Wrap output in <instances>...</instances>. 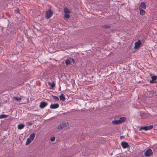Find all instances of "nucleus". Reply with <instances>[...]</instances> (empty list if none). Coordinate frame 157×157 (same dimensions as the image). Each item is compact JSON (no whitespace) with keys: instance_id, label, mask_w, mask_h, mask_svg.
Returning a JSON list of instances; mask_svg holds the SVG:
<instances>
[{"instance_id":"nucleus-1","label":"nucleus","mask_w":157,"mask_h":157,"mask_svg":"<svg viewBox=\"0 0 157 157\" xmlns=\"http://www.w3.org/2000/svg\"><path fill=\"white\" fill-rule=\"evenodd\" d=\"M53 12L50 10H48L46 12L45 16L47 18H50L52 15Z\"/></svg>"},{"instance_id":"nucleus-2","label":"nucleus","mask_w":157,"mask_h":157,"mask_svg":"<svg viewBox=\"0 0 157 157\" xmlns=\"http://www.w3.org/2000/svg\"><path fill=\"white\" fill-rule=\"evenodd\" d=\"M153 125H151L148 126H145L144 127H141L140 128L139 130H144L145 131L151 130L153 128Z\"/></svg>"},{"instance_id":"nucleus-3","label":"nucleus","mask_w":157,"mask_h":157,"mask_svg":"<svg viewBox=\"0 0 157 157\" xmlns=\"http://www.w3.org/2000/svg\"><path fill=\"white\" fill-rule=\"evenodd\" d=\"M153 154V152L150 148L147 150L145 152L144 155L145 156L149 157L151 156Z\"/></svg>"},{"instance_id":"nucleus-4","label":"nucleus","mask_w":157,"mask_h":157,"mask_svg":"<svg viewBox=\"0 0 157 157\" xmlns=\"http://www.w3.org/2000/svg\"><path fill=\"white\" fill-rule=\"evenodd\" d=\"M48 103L44 101H42L40 104V107L41 109H43L47 105Z\"/></svg>"},{"instance_id":"nucleus-5","label":"nucleus","mask_w":157,"mask_h":157,"mask_svg":"<svg viewBox=\"0 0 157 157\" xmlns=\"http://www.w3.org/2000/svg\"><path fill=\"white\" fill-rule=\"evenodd\" d=\"M121 145L123 148H126L129 147L128 143L126 142H122Z\"/></svg>"},{"instance_id":"nucleus-6","label":"nucleus","mask_w":157,"mask_h":157,"mask_svg":"<svg viewBox=\"0 0 157 157\" xmlns=\"http://www.w3.org/2000/svg\"><path fill=\"white\" fill-rule=\"evenodd\" d=\"M141 44V42L140 40H138L137 42H136L135 43V48L136 49L139 48L140 45Z\"/></svg>"},{"instance_id":"nucleus-7","label":"nucleus","mask_w":157,"mask_h":157,"mask_svg":"<svg viewBox=\"0 0 157 157\" xmlns=\"http://www.w3.org/2000/svg\"><path fill=\"white\" fill-rule=\"evenodd\" d=\"M155 93V91L154 90H151L148 91L147 92V95L149 97H151L153 96L154 94Z\"/></svg>"},{"instance_id":"nucleus-8","label":"nucleus","mask_w":157,"mask_h":157,"mask_svg":"<svg viewBox=\"0 0 157 157\" xmlns=\"http://www.w3.org/2000/svg\"><path fill=\"white\" fill-rule=\"evenodd\" d=\"M59 107V105L58 103L51 104L50 106V108L51 109H56Z\"/></svg>"},{"instance_id":"nucleus-9","label":"nucleus","mask_w":157,"mask_h":157,"mask_svg":"<svg viewBox=\"0 0 157 157\" xmlns=\"http://www.w3.org/2000/svg\"><path fill=\"white\" fill-rule=\"evenodd\" d=\"M65 62L66 65H70L71 64H72L71 63V58H69L65 60Z\"/></svg>"},{"instance_id":"nucleus-10","label":"nucleus","mask_w":157,"mask_h":157,"mask_svg":"<svg viewBox=\"0 0 157 157\" xmlns=\"http://www.w3.org/2000/svg\"><path fill=\"white\" fill-rule=\"evenodd\" d=\"M62 124L64 129H66L67 128L69 125L68 123L67 122H63L62 123Z\"/></svg>"},{"instance_id":"nucleus-11","label":"nucleus","mask_w":157,"mask_h":157,"mask_svg":"<svg viewBox=\"0 0 157 157\" xmlns=\"http://www.w3.org/2000/svg\"><path fill=\"white\" fill-rule=\"evenodd\" d=\"M62 124L64 129H66L67 128L69 125L68 123L67 122H63L62 123Z\"/></svg>"},{"instance_id":"nucleus-12","label":"nucleus","mask_w":157,"mask_h":157,"mask_svg":"<svg viewBox=\"0 0 157 157\" xmlns=\"http://www.w3.org/2000/svg\"><path fill=\"white\" fill-rule=\"evenodd\" d=\"M59 98L60 100L62 101H64L66 100L65 96L63 94H61L59 96Z\"/></svg>"},{"instance_id":"nucleus-13","label":"nucleus","mask_w":157,"mask_h":157,"mask_svg":"<svg viewBox=\"0 0 157 157\" xmlns=\"http://www.w3.org/2000/svg\"><path fill=\"white\" fill-rule=\"evenodd\" d=\"M139 8L140 11V15H143L145 14V11L142 8H140V7H139Z\"/></svg>"},{"instance_id":"nucleus-14","label":"nucleus","mask_w":157,"mask_h":157,"mask_svg":"<svg viewBox=\"0 0 157 157\" xmlns=\"http://www.w3.org/2000/svg\"><path fill=\"white\" fill-rule=\"evenodd\" d=\"M126 119V118L125 117H121L119 120L120 123H121L125 121Z\"/></svg>"},{"instance_id":"nucleus-15","label":"nucleus","mask_w":157,"mask_h":157,"mask_svg":"<svg viewBox=\"0 0 157 157\" xmlns=\"http://www.w3.org/2000/svg\"><path fill=\"white\" fill-rule=\"evenodd\" d=\"M25 127V124H21L18 125L17 128L18 129L21 130L23 129Z\"/></svg>"},{"instance_id":"nucleus-16","label":"nucleus","mask_w":157,"mask_h":157,"mask_svg":"<svg viewBox=\"0 0 157 157\" xmlns=\"http://www.w3.org/2000/svg\"><path fill=\"white\" fill-rule=\"evenodd\" d=\"M139 7H140V8H143L144 9H145L146 8V5L145 3L144 2H141Z\"/></svg>"},{"instance_id":"nucleus-17","label":"nucleus","mask_w":157,"mask_h":157,"mask_svg":"<svg viewBox=\"0 0 157 157\" xmlns=\"http://www.w3.org/2000/svg\"><path fill=\"white\" fill-rule=\"evenodd\" d=\"M35 136V134L33 133H32L29 136V138L32 141L34 139V137Z\"/></svg>"},{"instance_id":"nucleus-18","label":"nucleus","mask_w":157,"mask_h":157,"mask_svg":"<svg viewBox=\"0 0 157 157\" xmlns=\"http://www.w3.org/2000/svg\"><path fill=\"white\" fill-rule=\"evenodd\" d=\"M64 13H65L69 14L70 13V11L68 8H65L64 9Z\"/></svg>"},{"instance_id":"nucleus-19","label":"nucleus","mask_w":157,"mask_h":157,"mask_svg":"<svg viewBox=\"0 0 157 157\" xmlns=\"http://www.w3.org/2000/svg\"><path fill=\"white\" fill-rule=\"evenodd\" d=\"M32 140L30 139V138H28L27 139L26 142L25 143V145H27L29 144Z\"/></svg>"},{"instance_id":"nucleus-20","label":"nucleus","mask_w":157,"mask_h":157,"mask_svg":"<svg viewBox=\"0 0 157 157\" xmlns=\"http://www.w3.org/2000/svg\"><path fill=\"white\" fill-rule=\"evenodd\" d=\"M8 115L2 114L0 115V119L6 118L8 117Z\"/></svg>"},{"instance_id":"nucleus-21","label":"nucleus","mask_w":157,"mask_h":157,"mask_svg":"<svg viewBox=\"0 0 157 157\" xmlns=\"http://www.w3.org/2000/svg\"><path fill=\"white\" fill-rule=\"evenodd\" d=\"M113 124H120L119 120H114L112 121Z\"/></svg>"},{"instance_id":"nucleus-22","label":"nucleus","mask_w":157,"mask_h":157,"mask_svg":"<svg viewBox=\"0 0 157 157\" xmlns=\"http://www.w3.org/2000/svg\"><path fill=\"white\" fill-rule=\"evenodd\" d=\"M48 85L51 86L52 88H53L55 86V84L54 82L51 83L50 82H48Z\"/></svg>"},{"instance_id":"nucleus-23","label":"nucleus","mask_w":157,"mask_h":157,"mask_svg":"<svg viewBox=\"0 0 157 157\" xmlns=\"http://www.w3.org/2000/svg\"><path fill=\"white\" fill-rule=\"evenodd\" d=\"M52 96L53 99L55 100L56 101H58L59 100V98L58 97L53 95H52Z\"/></svg>"},{"instance_id":"nucleus-24","label":"nucleus","mask_w":157,"mask_h":157,"mask_svg":"<svg viewBox=\"0 0 157 157\" xmlns=\"http://www.w3.org/2000/svg\"><path fill=\"white\" fill-rule=\"evenodd\" d=\"M13 99H16L17 101H19L21 100V98L17 97H14L13 98Z\"/></svg>"},{"instance_id":"nucleus-25","label":"nucleus","mask_w":157,"mask_h":157,"mask_svg":"<svg viewBox=\"0 0 157 157\" xmlns=\"http://www.w3.org/2000/svg\"><path fill=\"white\" fill-rule=\"evenodd\" d=\"M64 16L65 18L66 19H68L70 17V16L69 15V14L67 13H65Z\"/></svg>"},{"instance_id":"nucleus-26","label":"nucleus","mask_w":157,"mask_h":157,"mask_svg":"<svg viewBox=\"0 0 157 157\" xmlns=\"http://www.w3.org/2000/svg\"><path fill=\"white\" fill-rule=\"evenodd\" d=\"M57 128H58V129H59V130H62V129H64L63 128V125L62 124H60L59 125V126Z\"/></svg>"},{"instance_id":"nucleus-27","label":"nucleus","mask_w":157,"mask_h":157,"mask_svg":"<svg viewBox=\"0 0 157 157\" xmlns=\"http://www.w3.org/2000/svg\"><path fill=\"white\" fill-rule=\"evenodd\" d=\"M152 79L153 80H155L157 79V76H153L151 77Z\"/></svg>"},{"instance_id":"nucleus-28","label":"nucleus","mask_w":157,"mask_h":157,"mask_svg":"<svg viewBox=\"0 0 157 157\" xmlns=\"http://www.w3.org/2000/svg\"><path fill=\"white\" fill-rule=\"evenodd\" d=\"M102 27L104 28L108 29L110 27V26L108 25H104L102 26Z\"/></svg>"},{"instance_id":"nucleus-29","label":"nucleus","mask_w":157,"mask_h":157,"mask_svg":"<svg viewBox=\"0 0 157 157\" xmlns=\"http://www.w3.org/2000/svg\"><path fill=\"white\" fill-rule=\"evenodd\" d=\"M15 12L16 13H19L20 11L19 9H17L15 10Z\"/></svg>"},{"instance_id":"nucleus-30","label":"nucleus","mask_w":157,"mask_h":157,"mask_svg":"<svg viewBox=\"0 0 157 157\" xmlns=\"http://www.w3.org/2000/svg\"><path fill=\"white\" fill-rule=\"evenodd\" d=\"M55 140V137H52V138H51V140L52 141V142H53Z\"/></svg>"},{"instance_id":"nucleus-31","label":"nucleus","mask_w":157,"mask_h":157,"mask_svg":"<svg viewBox=\"0 0 157 157\" xmlns=\"http://www.w3.org/2000/svg\"><path fill=\"white\" fill-rule=\"evenodd\" d=\"M71 62L72 63V64H74L75 62V59L73 58H71Z\"/></svg>"},{"instance_id":"nucleus-32","label":"nucleus","mask_w":157,"mask_h":157,"mask_svg":"<svg viewBox=\"0 0 157 157\" xmlns=\"http://www.w3.org/2000/svg\"><path fill=\"white\" fill-rule=\"evenodd\" d=\"M27 123L29 126H30L33 124V123L31 122H28Z\"/></svg>"},{"instance_id":"nucleus-33","label":"nucleus","mask_w":157,"mask_h":157,"mask_svg":"<svg viewBox=\"0 0 157 157\" xmlns=\"http://www.w3.org/2000/svg\"><path fill=\"white\" fill-rule=\"evenodd\" d=\"M154 80H151V81H150V83H154Z\"/></svg>"},{"instance_id":"nucleus-34","label":"nucleus","mask_w":157,"mask_h":157,"mask_svg":"<svg viewBox=\"0 0 157 157\" xmlns=\"http://www.w3.org/2000/svg\"><path fill=\"white\" fill-rule=\"evenodd\" d=\"M124 137L123 136H120V139H122V138H123Z\"/></svg>"}]
</instances>
